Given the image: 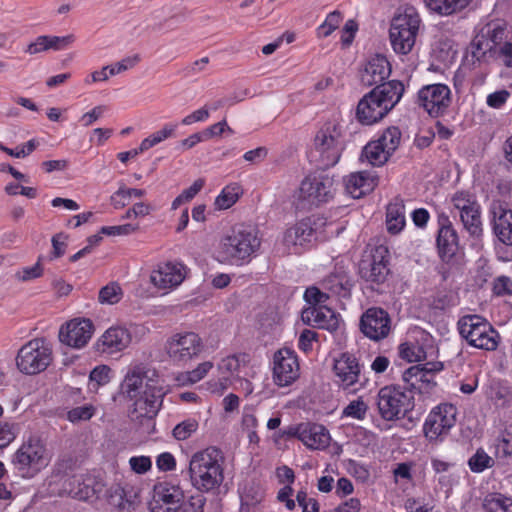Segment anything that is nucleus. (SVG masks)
Returning a JSON list of instances; mask_svg holds the SVG:
<instances>
[{
	"label": "nucleus",
	"mask_w": 512,
	"mask_h": 512,
	"mask_svg": "<svg viewBox=\"0 0 512 512\" xmlns=\"http://www.w3.org/2000/svg\"><path fill=\"white\" fill-rule=\"evenodd\" d=\"M188 474L191 486L200 492H209L223 481L222 456L215 448L195 452L189 461Z\"/></svg>",
	"instance_id": "nucleus-6"
},
{
	"label": "nucleus",
	"mask_w": 512,
	"mask_h": 512,
	"mask_svg": "<svg viewBox=\"0 0 512 512\" xmlns=\"http://www.w3.org/2000/svg\"><path fill=\"white\" fill-rule=\"evenodd\" d=\"M288 438H296L312 451L326 450L332 440L329 430L320 423L306 421L290 425L283 431Z\"/></svg>",
	"instance_id": "nucleus-17"
},
{
	"label": "nucleus",
	"mask_w": 512,
	"mask_h": 512,
	"mask_svg": "<svg viewBox=\"0 0 512 512\" xmlns=\"http://www.w3.org/2000/svg\"><path fill=\"white\" fill-rule=\"evenodd\" d=\"M204 499L201 496H187L173 512H203Z\"/></svg>",
	"instance_id": "nucleus-63"
},
{
	"label": "nucleus",
	"mask_w": 512,
	"mask_h": 512,
	"mask_svg": "<svg viewBox=\"0 0 512 512\" xmlns=\"http://www.w3.org/2000/svg\"><path fill=\"white\" fill-rule=\"evenodd\" d=\"M124 292L118 282H109L98 293V302L102 305L118 304L123 298Z\"/></svg>",
	"instance_id": "nucleus-49"
},
{
	"label": "nucleus",
	"mask_w": 512,
	"mask_h": 512,
	"mask_svg": "<svg viewBox=\"0 0 512 512\" xmlns=\"http://www.w3.org/2000/svg\"><path fill=\"white\" fill-rule=\"evenodd\" d=\"M493 293L496 296H511L512 295V279L507 276H499L493 281Z\"/></svg>",
	"instance_id": "nucleus-64"
},
{
	"label": "nucleus",
	"mask_w": 512,
	"mask_h": 512,
	"mask_svg": "<svg viewBox=\"0 0 512 512\" xmlns=\"http://www.w3.org/2000/svg\"><path fill=\"white\" fill-rule=\"evenodd\" d=\"M377 409L385 421H397L413 409V398L400 387L385 386L377 394Z\"/></svg>",
	"instance_id": "nucleus-14"
},
{
	"label": "nucleus",
	"mask_w": 512,
	"mask_h": 512,
	"mask_svg": "<svg viewBox=\"0 0 512 512\" xmlns=\"http://www.w3.org/2000/svg\"><path fill=\"white\" fill-rule=\"evenodd\" d=\"M340 228L323 217H308L289 226L283 233L281 244L288 254H301L317 242L337 236Z\"/></svg>",
	"instance_id": "nucleus-2"
},
{
	"label": "nucleus",
	"mask_w": 512,
	"mask_h": 512,
	"mask_svg": "<svg viewBox=\"0 0 512 512\" xmlns=\"http://www.w3.org/2000/svg\"><path fill=\"white\" fill-rule=\"evenodd\" d=\"M413 340H408L399 346V355L408 362H419L426 358L427 349L432 348V339L424 331H414Z\"/></svg>",
	"instance_id": "nucleus-31"
},
{
	"label": "nucleus",
	"mask_w": 512,
	"mask_h": 512,
	"mask_svg": "<svg viewBox=\"0 0 512 512\" xmlns=\"http://www.w3.org/2000/svg\"><path fill=\"white\" fill-rule=\"evenodd\" d=\"M243 194V189L238 183L226 185L214 200L216 210H227L231 208Z\"/></svg>",
	"instance_id": "nucleus-41"
},
{
	"label": "nucleus",
	"mask_w": 512,
	"mask_h": 512,
	"mask_svg": "<svg viewBox=\"0 0 512 512\" xmlns=\"http://www.w3.org/2000/svg\"><path fill=\"white\" fill-rule=\"evenodd\" d=\"M472 0H423L428 11L441 16H449L469 5Z\"/></svg>",
	"instance_id": "nucleus-39"
},
{
	"label": "nucleus",
	"mask_w": 512,
	"mask_h": 512,
	"mask_svg": "<svg viewBox=\"0 0 512 512\" xmlns=\"http://www.w3.org/2000/svg\"><path fill=\"white\" fill-rule=\"evenodd\" d=\"M423 22L420 13L413 6L399 9L390 20L388 39L393 52L408 55L416 45Z\"/></svg>",
	"instance_id": "nucleus-7"
},
{
	"label": "nucleus",
	"mask_w": 512,
	"mask_h": 512,
	"mask_svg": "<svg viewBox=\"0 0 512 512\" xmlns=\"http://www.w3.org/2000/svg\"><path fill=\"white\" fill-rule=\"evenodd\" d=\"M345 149L344 126L339 117L326 121L316 132L308 151L311 163L322 169L335 166Z\"/></svg>",
	"instance_id": "nucleus-4"
},
{
	"label": "nucleus",
	"mask_w": 512,
	"mask_h": 512,
	"mask_svg": "<svg viewBox=\"0 0 512 512\" xmlns=\"http://www.w3.org/2000/svg\"><path fill=\"white\" fill-rule=\"evenodd\" d=\"M391 74V65L384 55L376 54L370 57L360 72V78L364 85H378L388 79Z\"/></svg>",
	"instance_id": "nucleus-28"
},
{
	"label": "nucleus",
	"mask_w": 512,
	"mask_h": 512,
	"mask_svg": "<svg viewBox=\"0 0 512 512\" xmlns=\"http://www.w3.org/2000/svg\"><path fill=\"white\" fill-rule=\"evenodd\" d=\"M343 15L341 12L335 10L330 12L324 21L316 28V36L319 39H324L330 36L341 24Z\"/></svg>",
	"instance_id": "nucleus-51"
},
{
	"label": "nucleus",
	"mask_w": 512,
	"mask_h": 512,
	"mask_svg": "<svg viewBox=\"0 0 512 512\" xmlns=\"http://www.w3.org/2000/svg\"><path fill=\"white\" fill-rule=\"evenodd\" d=\"M405 204L402 199L395 198L386 208L385 225L387 232L398 235L406 226Z\"/></svg>",
	"instance_id": "nucleus-36"
},
{
	"label": "nucleus",
	"mask_w": 512,
	"mask_h": 512,
	"mask_svg": "<svg viewBox=\"0 0 512 512\" xmlns=\"http://www.w3.org/2000/svg\"><path fill=\"white\" fill-rule=\"evenodd\" d=\"M361 330L372 340L383 339L390 331V318L383 309L370 308L361 318Z\"/></svg>",
	"instance_id": "nucleus-26"
},
{
	"label": "nucleus",
	"mask_w": 512,
	"mask_h": 512,
	"mask_svg": "<svg viewBox=\"0 0 512 512\" xmlns=\"http://www.w3.org/2000/svg\"><path fill=\"white\" fill-rule=\"evenodd\" d=\"M139 226L132 223H126L115 226H103L100 230L101 234L107 236H128L138 231Z\"/></svg>",
	"instance_id": "nucleus-59"
},
{
	"label": "nucleus",
	"mask_w": 512,
	"mask_h": 512,
	"mask_svg": "<svg viewBox=\"0 0 512 512\" xmlns=\"http://www.w3.org/2000/svg\"><path fill=\"white\" fill-rule=\"evenodd\" d=\"M511 93L507 89L494 91L486 96V105L492 109H501L505 106Z\"/></svg>",
	"instance_id": "nucleus-61"
},
{
	"label": "nucleus",
	"mask_w": 512,
	"mask_h": 512,
	"mask_svg": "<svg viewBox=\"0 0 512 512\" xmlns=\"http://www.w3.org/2000/svg\"><path fill=\"white\" fill-rule=\"evenodd\" d=\"M144 330L141 325H111L96 339L94 349L106 356L120 354L132 345L136 334Z\"/></svg>",
	"instance_id": "nucleus-13"
},
{
	"label": "nucleus",
	"mask_w": 512,
	"mask_h": 512,
	"mask_svg": "<svg viewBox=\"0 0 512 512\" xmlns=\"http://www.w3.org/2000/svg\"><path fill=\"white\" fill-rule=\"evenodd\" d=\"M205 140H209L212 138L221 137L223 134H233V129L228 125L226 120L219 121L214 123L202 131Z\"/></svg>",
	"instance_id": "nucleus-60"
},
{
	"label": "nucleus",
	"mask_w": 512,
	"mask_h": 512,
	"mask_svg": "<svg viewBox=\"0 0 512 512\" xmlns=\"http://www.w3.org/2000/svg\"><path fill=\"white\" fill-rule=\"evenodd\" d=\"M369 411L368 403L363 397H357L350 401L342 410L341 418H351L357 421H363Z\"/></svg>",
	"instance_id": "nucleus-47"
},
{
	"label": "nucleus",
	"mask_w": 512,
	"mask_h": 512,
	"mask_svg": "<svg viewBox=\"0 0 512 512\" xmlns=\"http://www.w3.org/2000/svg\"><path fill=\"white\" fill-rule=\"evenodd\" d=\"M403 91V85L398 81L378 85L359 101L357 120L363 125L377 123L400 101Z\"/></svg>",
	"instance_id": "nucleus-5"
},
{
	"label": "nucleus",
	"mask_w": 512,
	"mask_h": 512,
	"mask_svg": "<svg viewBox=\"0 0 512 512\" xmlns=\"http://www.w3.org/2000/svg\"><path fill=\"white\" fill-rule=\"evenodd\" d=\"M261 247L258 232L249 228H233L221 237L213 257L220 264L243 266L255 258Z\"/></svg>",
	"instance_id": "nucleus-3"
},
{
	"label": "nucleus",
	"mask_w": 512,
	"mask_h": 512,
	"mask_svg": "<svg viewBox=\"0 0 512 512\" xmlns=\"http://www.w3.org/2000/svg\"><path fill=\"white\" fill-rule=\"evenodd\" d=\"M436 490H441L448 497L453 486L459 482V474L455 472V463L441 457L431 458Z\"/></svg>",
	"instance_id": "nucleus-29"
},
{
	"label": "nucleus",
	"mask_w": 512,
	"mask_h": 512,
	"mask_svg": "<svg viewBox=\"0 0 512 512\" xmlns=\"http://www.w3.org/2000/svg\"><path fill=\"white\" fill-rule=\"evenodd\" d=\"M128 464L131 471L139 475L146 474L152 469V459L146 455L132 456Z\"/></svg>",
	"instance_id": "nucleus-58"
},
{
	"label": "nucleus",
	"mask_w": 512,
	"mask_h": 512,
	"mask_svg": "<svg viewBox=\"0 0 512 512\" xmlns=\"http://www.w3.org/2000/svg\"><path fill=\"white\" fill-rule=\"evenodd\" d=\"M493 216V229L498 239L512 245V211L506 209L501 203L494 202L491 206Z\"/></svg>",
	"instance_id": "nucleus-34"
},
{
	"label": "nucleus",
	"mask_w": 512,
	"mask_h": 512,
	"mask_svg": "<svg viewBox=\"0 0 512 512\" xmlns=\"http://www.w3.org/2000/svg\"><path fill=\"white\" fill-rule=\"evenodd\" d=\"M96 412V408L91 404L74 407L67 412V419L72 423L87 421L91 419Z\"/></svg>",
	"instance_id": "nucleus-55"
},
{
	"label": "nucleus",
	"mask_w": 512,
	"mask_h": 512,
	"mask_svg": "<svg viewBox=\"0 0 512 512\" xmlns=\"http://www.w3.org/2000/svg\"><path fill=\"white\" fill-rule=\"evenodd\" d=\"M437 248L441 259L449 262L458 252L459 239L450 222L443 224L437 236Z\"/></svg>",
	"instance_id": "nucleus-35"
},
{
	"label": "nucleus",
	"mask_w": 512,
	"mask_h": 512,
	"mask_svg": "<svg viewBox=\"0 0 512 512\" xmlns=\"http://www.w3.org/2000/svg\"><path fill=\"white\" fill-rule=\"evenodd\" d=\"M494 463V459L483 448H478L468 459V467L473 473H482L492 468Z\"/></svg>",
	"instance_id": "nucleus-50"
},
{
	"label": "nucleus",
	"mask_w": 512,
	"mask_h": 512,
	"mask_svg": "<svg viewBox=\"0 0 512 512\" xmlns=\"http://www.w3.org/2000/svg\"><path fill=\"white\" fill-rule=\"evenodd\" d=\"M458 330L468 344L475 348L493 351L498 347L497 331L479 315H466L460 318Z\"/></svg>",
	"instance_id": "nucleus-12"
},
{
	"label": "nucleus",
	"mask_w": 512,
	"mask_h": 512,
	"mask_svg": "<svg viewBox=\"0 0 512 512\" xmlns=\"http://www.w3.org/2000/svg\"><path fill=\"white\" fill-rule=\"evenodd\" d=\"M377 185L378 177L372 171L351 173L345 178L346 191L355 199L371 193Z\"/></svg>",
	"instance_id": "nucleus-33"
},
{
	"label": "nucleus",
	"mask_w": 512,
	"mask_h": 512,
	"mask_svg": "<svg viewBox=\"0 0 512 512\" xmlns=\"http://www.w3.org/2000/svg\"><path fill=\"white\" fill-rule=\"evenodd\" d=\"M198 429V422L195 419H187L177 424L173 429L175 439L183 441L188 439Z\"/></svg>",
	"instance_id": "nucleus-56"
},
{
	"label": "nucleus",
	"mask_w": 512,
	"mask_h": 512,
	"mask_svg": "<svg viewBox=\"0 0 512 512\" xmlns=\"http://www.w3.org/2000/svg\"><path fill=\"white\" fill-rule=\"evenodd\" d=\"M343 465L349 475L353 476L355 479L361 482H366L370 477L368 468L355 460H345Z\"/></svg>",
	"instance_id": "nucleus-57"
},
{
	"label": "nucleus",
	"mask_w": 512,
	"mask_h": 512,
	"mask_svg": "<svg viewBox=\"0 0 512 512\" xmlns=\"http://www.w3.org/2000/svg\"><path fill=\"white\" fill-rule=\"evenodd\" d=\"M374 141L392 156L400 145L401 131L395 126L388 127Z\"/></svg>",
	"instance_id": "nucleus-46"
},
{
	"label": "nucleus",
	"mask_w": 512,
	"mask_h": 512,
	"mask_svg": "<svg viewBox=\"0 0 512 512\" xmlns=\"http://www.w3.org/2000/svg\"><path fill=\"white\" fill-rule=\"evenodd\" d=\"M442 369L443 365L439 362L415 365L404 371L402 379L410 389L416 390L419 393H428L435 385V372Z\"/></svg>",
	"instance_id": "nucleus-24"
},
{
	"label": "nucleus",
	"mask_w": 512,
	"mask_h": 512,
	"mask_svg": "<svg viewBox=\"0 0 512 512\" xmlns=\"http://www.w3.org/2000/svg\"><path fill=\"white\" fill-rule=\"evenodd\" d=\"M333 184V178L328 175H309L301 182L297 199L303 207L325 203L333 197Z\"/></svg>",
	"instance_id": "nucleus-18"
},
{
	"label": "nucleus",
	"mask_w": 512,
	"mask_h": 512,
	"mask_svg": "<svg viewBox=\"0 0 512 512\" xmlns=\"http://www.w3.org/2000/svg\"><path fill=\"white\" fill-rule=\"evenodd\" d=\"M390 157L391 155L374 140L367 143L362 151V158L372 166H382Z\"/></svg>",
	"instance_id": "nucleus-45"
},
{
	"label": "nucleus",
	"mask_w": 512,
	"mask_h": 512,
	"mask_svg": "<svg viewBox=\"0 0 512 512\" xmlns=\"http://www.w3.org/2000/svg\"><path fill=\"white\" fill-rule=\"evenodd\" d=\"M177 128V123H165L160 130L155 131L141 141L140 150L147 151L166 139L173 137Z\"/></svg>",
	"instance_id": "nucleus-44"
},
{
	"label": "nucleus",
	"mask_w": 512,
	"mask_h": 512,
	"mask_svg": "<svg viewBox=\"0 0 512 512\" xmlns=\"http://www.w3.org/2000/svg\"><path fill=\"white\" fill-rule=\"evenodd\" d=\"M109 502L119 510L133 509L139 501V489L128 482L112 485L108 490Z\"/></svg>",
	"instance_id": "nucleus-32"
},
{
	"label": "nucleus",
	"mask_w": 512,
	"mask_h": 512,
	"mask_svg": "<svg viewBox=\"0 0 512 512\" xmlns=\"http://www.w3.org/2000/svg\"><path fill=\"white\" fill-rule=\"evenodd\" d=\"M113 377L112 369L105 364L98 365L92 369L89 374L88 391L96 393L98 390L107 385Z\"/></svg>",
	"instance_id": "nucleus-43"
},
{
	"label": "nucleus",
	"mask_w": 512,
	"mask_h": 512,
	"mask_svg": "<svg viewBox=\"0 0 512 512\" xmlns=\"http://www.w3.org/2000/svg\"><path fill=\"white\" fill-rule=\"evenodd\" d=\"M483 512H512V498L501 493H489L482 501Z\"/></svg>",
	"instance_id": "nucleus-42"
},
{
	"label": "nucleus",
	"mask_w": 512,
	"mask_h": 512,
	"mask_svg": "<svg viewBox=\"0 0 512 512\" xmlns=\"http://www.w3.org/2000/svg\"><path fill=\"white\" fill-rule=\"evenodd\" d=\"M388 248L384 245H377L370 249L369 260H363L361 264L362 276L375 283H382L388 276Z\"/></svg>",
	"instance_id": "nucleus-25"
},
{
	"label": "nucleus",
	"mask_w": 512,
	"mask_h": 512,
	"mask_svg": "<svg viewBox=\"0 0 512 512\" xmlns=\"http://www.w3.org/2000/svg\"><path fill=\"white\" fill-rule=\"evenodd\" d=\"M491 41L484 35H477L471 42V53L474 58L480 60L487 51L491 50Z\"/></svg>",
	"instance_id": "nucleus-62"
},
{
	"label": "nucleus",
	"mask_w": 512,
	"mask_h": 512,
	"mask_svg": "<svg viewBox=\"0 0 512 512\" xmlns=\"http://www.w3.org/2000/svg\"><path fill=\"white\" fill-rule=\"evenodd\" d=\"M186 497L180 485L160 482L154 486L150 510L151 512H173Z\"/></svg>",
	"instance_id": "nucleus-23"
},
{
	"label": "nucleus",
	"mask_w": 512,
	"mask_h": 512,
	"mask_svg": "<svg viewBox=\"0 0 512 512\" xmlns=\"http://www.w3.org/2000/svg\"><path fill=\"white\" fill-rule=\"evenodd\" d=\"M247 365L244 355H230L217 363L216 375L206 382V389L214 394H223L235 380L246 379Z\"/></svg>",
	"instance_id": "nucleus-15"
},
{
	"label": "nucleus",
	"mask_w": 512,
	"mask_h": 512,
	"mask_svg": "<svg viewBox=\"0 0 512 512\" xmlns=\"http://www.w3.org/2000/svg\"><path fill=\"white\" fill-rule=\"evenodd\" d=\"M413 462H402L395 465L392 470L394 482L400 488H406L413 484L414 481Z\"/></svg>",
	"instance_id": "nucleus-48"
},
{
	"label": "nucleus",
	"mask_w": 512,
	"mask_h": 512,
	"mask_svg": "<svg viewBox=\"0 0 512 512\" xmlns=\"http://www.w3.org/2000/svg\"><path fill=\"white\" fill-rule=\"evenodd\" d=\"M163 350L172 364L185 367L204 353L205 343L198 333L182 330L167 337Z\"/></svg>",
	"instance_id": "nucleus-9"
},
{
	"label": "nucleus",
	"mask_w": 512,
	"mask_h": 512,
	"mask_svg": "<svg viewBox=\"0 0 512 512\" xmlns=\"http://www.w3.org/2000/svg\"><path fill=\"white\" fill-rule=\"evenodd\" d=\"M273 383L278 387L293 384L300 376V364L297 354L290 348L277 350L271 360Z\"/></svg>",
	"instance_id": "nucleus-19"
},
{
	"label": "nucleus",
	"mask_w": 512,
	"mask_h": 512,
	"mask_svg": "<svg viewBox=\"0 0 512 512\" xmlns=\"http://www.w3.org/2000/svg\"><path fill=\"white\" fill-rule=\"evenodd\" d=\"M453 208L458 212L465 230L479 240L483 233L481 207L476 196L467 191L456 192L451 197Z\"/></svg>",
	"instance_id": "nucleus-16"
},
{
	"label": "nucleus",
	"mask_w": 512,
	"mask_h": 512,
	"mask_svg": "<svg viewBox=\"0 0 512 512\" xmlns=\"http://www.w3.org/2000/svg\"><path fill=\"white\" fill-rule=\"evenodd\" d=\"M325 285L332 294L341 297H346L351 288L349 277L345 273L330 276Z\"/></svg>",
	"instance_id": "nucleus-52"
},
{
	"label": "nucleus",
	"mask_w": 512,
	"mask_h": 512,
	"mask_svg": "<svg viewBox=\"0 0 512 512\" xmlns=\"http://www.w3.org/2000/svg\"><path fill=\"white\" fill-rule=\"evenodd\" d=\"M18 434L19 427L16 423L0 421V449L8 447Z\"/></svg>",
	"instance_id": "nucleus-54"
},
{
	"label": "nucleus",
	"mask_w": 512,
	"mask_h": 512,
	"mask_svg": "<svg viewBox=\"0 0 512 512\" xmlns=\"http://www.w3.org/2000/svg\"><path fill=\"white\" fill-rule=\"evenodd\" d=\"M457 408L443 403L433 408L425 419L423 432L429 441L442 440L456 423Z\"/></svg>",
	"instance_id": "nucleus-20"
},
{
	"label": "nucleus",
	"mask_w": 512,
	"mask_h": 512,
	"mask_svg": "<svg viewBox=\"0 0 512 512\" xmlns=\"http://www.w3.org/2000/svg\"><path fill=\"white\" fill-rule=\"evenodd\" d=\"M95 327L88 318H73L59 328V342L73 349L84 348L91 340Z\"/></svg>",
	"instance_id": "nucleus-21"
},
{
	"label": "nucleus",
	"mask_w": 512,
	"mask_h": 512,
	"mask_svg": "<svg viewBox=\"0 0 512 512\" xmlns=\"http://www.w3.org/2000/svg\"><path fill=\"white\" fill-rule=\"evenodd\" d=\"M53 344L44 337L29 340L18 351L16 367L25 375H37L53 362Z\"/></svg>",
	"instance_id": "nucleus-10"
},
{
	"label": "nucleus",
	"mask_w": 512,
	"mask_h": 512,
	"mask_svg": "<svg viewBox=\"0 0 512 512\" xmlns=\"http://www.w3.org/2000/svg\"><path fill=\"white\" fill-rule=\"evenodd\" d=\"M333 370L338 384L343 389L351 388L359 380V364L357 359L351 354L343 353L335 359Z\"/></svg>",
	"instance_id": "nucleus-30"
},
{
	"label": "nucleus",
	"mask_w": 512,
	"mask_h": 512,
	"mask_svg": "<svg viewBox=\"0 0 512 512\" xmlns=\"http://www.w3.org/2000/svg\"><path fill=\"white\" fill-rule=\"evenodd\" d=\"M188 273V267L177 260L157 263L149 273L152 295L166 296L175 291L187 278Z\"/></svg>",
	"instance_id": "nucleus-11"
},
{
	"label": "nucleus",
	"mask_w": 512,
	"mask_h": 512,
	"mask_svg": "<svg viewBox=\"0 0 512 512\" xmlns=\"http://www.w3.org/2000/svg\"><path fill=\"white\" fill-rule=\"evenodd\" d=\"M121 391L133 402V413L137 418L154 417L161 407L164 395L156 370L142 363L128 366L121 383Z\"/></svg>",
	"instance_id": "nucleus-1"
},
{
	"label": "nucleus",
	"mask_w": 512,
	"mask_h": 512,
	"mask_svg": "<svg viewBox=\"0 0 512 512\" xmlns=\"http://www.w3.org/2000/svg\"><path fill=\"white\" fill-rule=\"evenodd\" d=\"M64 492L78 500H87L94 494L92 479L83 475H74L66 480Z\"/></svg>",
	"instance_id": "nucleus-38"
},
{
	"label": "nucleus",
	"mask_w": 512,
	"mask_h": 512,
	"mask_svg": "<svg viewBox=\"0 0 512 512\" xmlns=\"http://www.w3.org/2000/svg\"><path fill=\"white\" fill-rule=\"evenodd\" d=\"M51 461V455L38 436H29L12 455V464L17 474L25 479L34 478Z\"/></svg>",
	"instance_id": "nucleus-8"
},
{
	"label": "nucleus",
	"mask_w": 512,
	"mask_h": 512,
	"mask_svg": "<svg viewBox=\"0 0 512 512\" xmlns=\"http://www.w3.org/2000/svg\"><path fill=\"white\" fill-rule=\"evenodd\" d=\"M418 102L430 116L439 117L450 106L451 90L441 83L426 85L418 91Z\"/></svg>",
	"instance_id": "nucleus-22"
},
{
	"label": "nucleus",
	"mask_w": 512,
	"mask_h": 512,
	"mask_svg": "<svg viewBox=\"0 0 512 512\" xmlns=\"http://www.w3.org/2000/svg\"><path fill=\"white\" fill-rule=\"evenodd\" d=\"M431 54L436 61L441 64H451L457 54L453 40L443 34L436 36L433 44Z\"/></svg>",
	"instance_id": "nucleus-37"
},
{
	"label": "nucleus",
	"mask_w": 512,
	"mask_h": 512,
	"mask_svg": "<svg viewBox=\"0 0 512 512\" xmlns=\"http://www.w3.org/2000/svg\"><path fill=\"white\" fill-rule=\"evenodd\" d=\"M43 275V266L38 261L32 266H24L19 268L15 274L14 278L19 282H29L35 279L40 278Z\"/></svg>",
	"instance_id": "nucleus-53"
},
{
	"label": "nucleus",
	"mask_w": 512,
	"mask_h": 512,
	"mask_svg": "<svg viewBox=\"0 0 512 512\" xmlns=\"http://www.w3.org/2000/svg\"><path fill=\"white\" fill-rule=\"evenodd\" d=\"M213 367L214 364L211 361L200 362L194 369L178 373L175 380L180 386L198 383L211 372Z\"/></svg>",
	"instance_id": "nucleus-40"
},
{
	"label": "nucleus",
	"mask_w": 512,
	"mask_h": 512,
	"mask_svg": "<svg viewBox=\"0 0 512 512\" xmlns=\"http://www.w3.org/2000/svg\"><path fill=\"white\" fill-rule=\"evenodd\" d=\"M304 322L328 331L341 330L342 321L339 314L326 305L307 307L302 311Z\"/></svg>",
	"instance_id": "nucleus-27"
}]
</instances>
